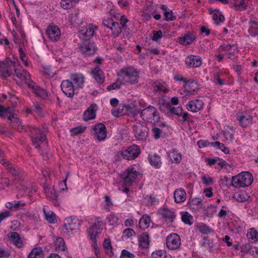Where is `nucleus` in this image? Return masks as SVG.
I'll return each instance as SVG.
<instances>
[{"mask_svg":"<svg viewBox=\"0 0 258 258\" xmlns=\"http://www.w3.org/2000/svg\"><path fill=\"white\" fill-rule=\"evenodd\" d=\"M96 105H91L84 113L83 118L85 121L92 119L96 117V111L94 108Z\"/></svg>","mask_w":258,"mask_h":258,"instance_id":"nucleus-30","label":"nucleus"},{"mask_svg":"<svg viewBox=\"0 0 258 258\" xmlns=\"http://www.w3.org/2000/svg\"><path fill=\"white\" fill-rule=\"evenodd\" d=\"M128 22V20L125 17L124 15H122L120 19V23L121 25V26H120L121 27V30L122 31V29H124L126 28V23H127Z\"/></svg>","mask_w":258,"mask_h":258,"instance_id":"nucleus-64","label":"nucleus"},{"mask_svg":"<svg viewBox=\"0 0 258 258\" xmlns=\"http://www.w3.org/2000/svg\"><path fill=\"white\" fill-rule=\"evenodd\" d=\"M141 177L139 172L134 168H129L121 175L123 184L126 186H130L133 182Z\"/></svg>","mask_w":258,"mask_h":258,"instance_id":"nucleus-5","label":"nucleus"},{"mask_svg":"<svg viewBox=\"0 0 258 258\" xmlns=\"http://www.w3.org/2000/svg\"><path fill=\"white\" fill-rule=\"evenodd\" d=\"M153 258H166V252L164 250H158L152 253Z\"/></svg>","mask_w":258,"mask_h":258,"instance_id":"nucleus-52","label":"nucleus"},{"mask_svg":"<svg viewBox=\"0 0 258 258\" xmlns=\"http://www.w3.org/2000/svg\"><path fill=\"white\" fill-rule=\"evenodd\" d=\"M149 235L147 233H143L141 236L139 240V246L142 248H147L149 245Z\"/></svg>","mask_w":258,"mask_h":258,"instance_id":"nucleus-39","label":"nucleus"},{"mask_svg":"<svg viewBox=\"0 0 258 258\" xmlns=\"http://www.w3.org/2000/svg\"><path fill=\"white\" fill-rule=\"evenodd\" d=\"M185 62L186 66L189 68H198L202 64V60L199 56L189 55L185 58Z\"/></svg>","mask_w":258,"mask_h":258,"instance_id":"nucleus-19","label":"nucleus"},{"mask_svg":"<svg viewBox=\"0 0 258 258\" xmlns=\"http://www.w3.org/2000/svg\"><path fill=\"white\" fill-rule=\"evenodd\" d=\"M175 202L177 203L183 202L186 198V194L182 188L176 189L174 192Z\"/></svg>","mask_w":258,"mask_h":258,"instance_id":"nucleus-29","label":"nucleus"},{"mask_svg":"<svg viewBox=\"0 0 258 258\" xmlns=\"http://www.w3.org/2000/svg\"><path fill=\"white\" fill-rule=\"evenodd\" d=\"M253 181V176L249 172H242L232 177L230 185L239 188L249 186Z\"/></svg>","mask_w":258,"mask_h":258,"instance_id":"nucleus-2","label":"nucleus"},{"mask_svg":"<svg viewBox=\"0 0 258 258\" xmlns=\"http://www.w3.org/2000/svg\"><path fill=\"white\" fill-rule=\"evenodd\" d=\"M44 192L47 197L52 200H56L57 195L54 189L45 183L43 185Z\"/></svg>","mask_w":258,"mask_h":258,"instance_id":"nucleus-27","label":"nucleus"},{"mask_svg":"<svg viewBox=\"0 0 258 258\" xmlns=\"http://www.w3.org/2000/svg\"><path fill=\"white\" fill-rule=\"evenodd\" d=\"M19 68H20L19 66L15 68V74L21 80L25 81L26 84L28 86V82H33V81L30 79V73L27 71L20 69Z\"/></svg>","mask_w":258,"mask_h":258,"instance_id":"nucleus-18","label":"nucleus"},{"mask_svg":"<svg viewBox=\"0 0 258 258\" xmlns=\"http://www.w3.org/2000/svg\"><path fill=\"white\" fill-rule=\"evenodd\" d=\"M70 21L73 25H79L82 23V18L80 17L78 12H75L71 14L70 16Z\"/></svg>","mask_w":258,"mask_h":258,"instance_id":"nucleus-45","label":"nucleus"},{"mask_svg":"<svg viewBox=\"0 0 258 258\" xmlns=\"http://www.w3.org/2000/svg\"><path fill=\"white\" fill-rule=\"evenodd\" d=\"M60 87L63 93L67 97L72 98L74 96L76 87L71 81L69 80H63Z\"/></svg>","mask_w":258,"mask_h":258,"instance_id":"nucleus-12","label":"nucleus"},{"mask_svg":"<svg viewBox=\"0 0 258 258\" xmlns=\"http://www.w3.org/2000/svg\"><path fill=\"white\" fill-rule=\"evenodd\" d=\"M199 230L201 233L204 234H208L210 232V228L205 224H202L200 226Z\"/></svg>","mask_w":258,"mask_h":258,"instance_id":"nucleus-60","label":"nucleus"},{"mask_svg":"<svg viewBox=\"0 0 258 258\" xmlns=\"http://www.w3.org/2000/svg\"><path fill=\"white\" fill-rule=\"evenodd\" d=\"M140 148L137 145H133L128 147L125 150L121 153V155L123 159L132 160L137 158L140 154Z\"/></svg>","mask_w":258,"mask_h":258,"instance_id":"nucleus-9","label":"nucleus"},{"mask_svg":"<svg viewBox=\"0 0 258 258\" xmlns=\"http://www.w3.org/2000/svg\"><path fill=\"white\" fill-rule=\"evenodd\" d=\"M133 132L138 140H145L148 136V128L140 123L133 125Z\"/></svg>","mask_w":258,"mask_h":258,"instance_id":"nucleus-13","label":"nucleus"},{"mask_svg":"<svg viewBox=\"0 0 258 258\" xmlns=\"http://www.w3.org/2000/svg\"><path fill=\"white\" fill-rule=\"evenodd\" d=\"M188 206L192 211L197 212L202 208V200L200 198L193 199L189 202Z\"/></svg>","mask_w":258,"mask_h":258,"instance_id":"nucleus-31","label":"nucleus"},{"mask_svg":"<svg viewBox=\"0 0 258 258\" xmlns=\"http://www.w3.org/2000/svg\"><path fill=\"white\" fill-rule=\"evenodd\" d=\"M120 75L126 77L127 83L130 84H136L139 79V73L134 68L130 66H125L120 70Z\"/></svg>","mask_w":258,"mask_h":258,"instance_id":"nucleus-4","label":"nucleus"},{"mask_svg":"<svg viewBox=\"0 0 258 258\" xmlns=\"http://www.w3.org/2000/svg\"><path fill=\"white\" fill-rule=\"evenodd\" d=\"M167 247L171 250L179 249L181 245L180 236L176 233L170 234L166 239Z\"/></svg>","mask_w":258,"mask_h":258,"instance_id":"nucleus-7","label":"nucleus"},{"mask_svg":"<svg viewBox=\"0 0 258 258\" xmlns=\"http://www.w3.org/2000/svg\"><path fill=\"white\" fill-rule=\"evenodd\" d=\"M204 102L200 99L192 100L188 102L186 108L188 111L198 112L203 108Z\"/></svg>","mask_w":258,"mask_h":258,"instance_id":"nucleus-22","label":"nucleus"},{"mask_svg":"<svg viewBox=\"0 0 258 258\" xmlns=\"http://www.w3.org/2000/svg\"><path fill=\"white\" fill-rule=\"evenodd\" d=\"M178 39L180 44L186 45L191 44L196 39V37L192 33H188L183 37H179Z\"/></svg>","mask_w":258,"mask_h":258,"instance_id":"nucleus-32","label":"nucleus"},{"mask_svg":"<svg viewBox=\"0 0 258 258\" xmlns=\"http://www.w3.org/2000/svg\"><path fill=\"white\" fill-rule=\"evenodd\" d=\"M247 237L251 243L258 241V232L253 228H250L247 233Z\"/></svg>","mask_w":258,"mask_h":258,"instance_id":"nucleus-38","label":"nucleus"},{"mask_svg":"<svg viewBox=\"0 0 258 258\" xmlns=\"http://www.w3.org/2000/svg\"><path fill=\"white\" fill-rule=\"evenodd\" d=\"M141 116L144 120L150 121L152 124L159 122L160 116L157 109L151 105L142 110Z\"/></svg>","mask_w":258,"mask_h":258,"instance_id":"nucleus-3","label":"nucleus"},{"mask_svg":"<svg viewBox=\"0 0 258 258\" xmlns=\"http://www.w3.org/2000/svg\"><path fill=\"white\" fill-rule=\"evenodd\" d=\"M182 108L181 106H179L178 107H174L171 106L170 109L169 114H174L176 115L177 116H181L182 115Z\"/></svg>","mask_w":258,"mask_h":258,"instance_id":"nucleus-53","label":"nucleus"},{"mask_svg":"<svg viewBox=\"0 0 258 258\" xmlns=\"http://www.w3.org/2000/svg\"><path fill=\"white\" fill-rule=\"evenodd\" d=\"M46 220L50 223H55L57 220L55 214L52 211L46 212L45 208L43 209Z\"/></svg>","mask_w":258,"mask_h":258,"instance_id":"nucleus-43","label":"nucleus"},{"mask_svg":"<svg viewBox=\"0 0 258 258\" xmlns=\"http://www.w3.org/2000/svg\"><path fill=\"white\" fill-rule=\"evenodd\" d=\"M111 25L112 26H114L115 25H117V28H115V31L113 32V34L115 37H117L121 33V27H120L119 24L117 22L113 21V20L111 18H108L107 19H104L103 20V25L110 28L111 30H113L112 27H110V25Z\"/></svg>","mask_w":258,"mask_h":258,"instance_id":"nucleus-23","label":"nucleus"},{"mask_svg":"<svg viewBox=\"0 0 258 258\" xmlns=\"http://www.w3.org/2000/svg\"><path fill=\"white\" fill-rule=\"evenodd\" d=\"M153 36L152 37V40L153 41H157L159 39L161 38L162 37V32L161 30H159L157 31H154L153 32Z\"/></svg>","mask_w":258,"mask_h":258,"instance_id":"nucleus-63","label":"nucleus"},{"mask_svg":"<svg viewBox=\"0 0 258 258\" xmlns=\"http://www.w3.org/2000/svg\"><path fill=\"white\" fill-rule=\"evenodd\" d=\"M237 196L236 200L240 202L247 201L250 198V197L245 192H240Z\"/></svg>","mask_w":258,"mask_h":258,"instance_id":"nucleus-55","label":"nucleus"},{"mask_svg":"<svg viewBox=\"0 0 258 258\" xmlns=\"http://www.w3.org/2000/svg\"><path fill=\"white\" fill-rule=\"evenodd\" d=\"M192 219V217L187 212H185L181 217L182 221L186 224L191 225L192 222L191 220Z\"/></svg>","mask_w":258,"mask_h":258,"instance_id":"nucleus-49","label":"nucleus"},{"mask_svg":"<svg viewBox=\"0 0 258 258\" xmlns=\"http://www.w3.org/2000/svg\"><path fill=\"white\" fill-rule=\"evenodd\" d=\"M92 74L96 80L99 84H102L104 81V77L103 76V73L101 69H100L98 67L95 68L92 71Z\"/></svg>","mask_w":258,"mask_h":258,"instance_id":"nucleus-35","label":"nucleus"},{"mask_svg":"<svg viewBox=\"0 0 258 258\" xmlns=\"http://www.w3.org/2000/svg\"><path fill=\"white\" fill-rule=\"evenodd\" d=\"M78 2L79 0H61L60 5L62 8L67 10L73 7Z\"/></svg>","mask_w":258,"mask_h":258,"instance_id":"nucleus-46","label":"nucleus"},{"mask_svg":"<svg viewBox=\"0 0 258 258\" xmlns=\"http://www.w3.org/2000/svg\"><path fill=\"white\" fill-rule=\"evenodd\" d=\"M30 134L33 145L35 146V148L38 149L42 156H44L43 152L41 150L43 146H47L45 132L39 128L33 127L30 129Z\"/></svg>","mask_w":258,"mask_h":258,"instance_id":"nucleus-1","label":"nucleus"},{"mask_svg":"<svg viewBox=\"0 0 258 258\" xmlns=\"http://www.w3.org/2000/svg\"><path fill=\"white\" fill-rule=\"evenodd\" d=\"M132 108L130 105H124V104H119L118 108L112 110V114L115 117L122 116L126 113L131 112Z\"/></svg>","mask_w":258,"mask_h":258,"instance_id":"nucleus-24","label":"nucleus"},{"mask_svg":"<svg viewBox=\"0 0 258 258\" xmlns=\"http://www.w3.org/2000/svg\"><path fill=\"white\" fill-rule=\"evenodd\" d=\"M28 83L29 88L32 90V92L35 94L36 97L42 99H44L46 97L47 94L44 89L36 85L33 81L28 82Z\"/></svg>","mask_w":258,"mask_h":258,"instance_id":"nucleus-21","label":"nucleus"},{"mask_svg":"<svg viewBox=\"0 0 258 258\" xmlns=\"http://www.w3.org/2000/svg\"><path fill=\"white\" fill-rule=\"evenodd\" d=\"M150 163L157 168H159L162 165L160 157L155 154L153 156L149 155L148 157Z\"/></svg>","mask_w":258,"mask_h":258,"instance_id":"nucleus-36","label":"nucleus"},{"mask_svg":"<svg viewBox=\"0 0 258 258\" xmlns=\"http://www.w3.org/2000/svg\"><path fill=\"white\" fill-rule=\"evenodd\" d=\"M159 213L162 218L167 223H172L176 216L174 212L168 209H160Z\"/></svg>","mask_w":258,"mask_h":258,"instance_id":"nucleus-25","label":"nucleus"},{"mask_svg":"<svg viewBox=\"0 0 258 258\" xmlns=\"http://www.w3.org/2000/svg\"><path fill=\"white\" fill-rule=\"evenodd\" d=\"M14 126L17 127V130L20 132H21L23 129V125H22V121L20 120L19 118L17 117H15L14 119L12 120Z\"/></svg>","mask_w":258,"mask_h":258,"instance_id":"nucleus-56","label":"nucleus"},{"mask_svg":"<svg viewBox=\"0 0 258 258\" xmlns=\"http://www.w3.org/2000/svg\"><path fill=\"white\" fill-rule=\"evenodd\" d=\"M8 237L16 247L19 248L23 247V240L18 233L16 232H11L8 234Z\"/></svg>","mask_w":258,"mask_h":258,"instance_id":"nucleus-17","label":"nucleus"},{"mask_svg":"<svg viewBox=\"0 0 258 258\" xmlns=\"http://www.w3.org/2000/svg\"><path fill=\"white\" fill-rule=\"evenodd\" d=\"M250 27L248 29V32L251 37L258 36V24L255 21L250 22Z\"/></svg>","mask_w":258,"mask_h":258,"instance_id":"nucleus-41","label":"nucleus"},{"mask_svg":"<svg viewBox=\"0 0 258 258\" xmlns=\"http://www.w3.org/2000/svg\"><path fill=\"white\" fill-rule=\"evenodd\" d=\"M102 225L101 221L95 222L92 227L88 230V232L90 235V239L95 242L96 236L101 232V226Z\"/></svg>","mask_w":258,"mask_h":258,"instance_id":"nucleus-20","label":"nucleus"},{"mask_svg":"<svg viewBox=\"0 0 258 258\" xmlns=\"http://www.w3.org/2000/svg\"><path fill=\"white\" fill-rule=\"evenodd\" d=\"M238 120L242 127H246L252 123V117L250 115L245 114L239 116Z\"/></svg>","mask_w":258,"mask_h":258,"instance_id":"nucleus-34","label":"nucleus"},{"mask_svg":"<svg viewBox=\"0 0 258 258\" xmlns=\"http://www.w3.org/2000/svg\"><path fill=\"white\" fill-rule=\"evenodd\" d=\"M28 258H44L43 252L40 248H35L29 254Z\"/></svg>","mask_w":258,"mask_h":258,"instance_id":"nucleus-42","label":"nucleus"},{"mask_svg":"<svg viewBox=\"0 0 258 258\" xmlns=\"http://www.w3.org/2000/svg\"><path fill=\"white\" fill-rule=\"evenodd\" d=\"M79 49L85 57H87L94 55L97 51V47L94 42L82 40V42L79 44Z\"/></svg>","mask_w":258,"mask_h":258,"instance_id":"nucleus-6","label":"nucleus"},{"mask_svg":"<svg viewBox=\"0 0 258 258\" xmlns=\"http://www.w3.org/2000/svg\"><path fill=\"white\" fill-rule=\"evenodd\" d=\"M2 164L7 167L9 173L14 177L15 181H19L23 180L24 176V173L20 170L19 168L17 166L12 165L8 161L4 162L2 163Z\"/></svg>","mask_w":258,"mask_h":258,"instance_id":"nucleus-11","label":"nucleus"},{"mask_svg":"<svg viewBox=\"0 0 258 258\" xmlns=\"http://www.w3.org/2000/svg\"><path fill=\"white\" fill-rule=\"evenodd\" d=\"M154 89L156 91L166 92L167 91L166 84L162 80H158L152 85Z\"/></svg>","mask_w":258,"mask_h":258,"instance_id":"nucleus-37","label":"nucleus"},{"mask_svg":"<svg viewBox=\"0 0 258 258\" xmlns=\"http://www.w3.org/2000/svg\"><path fill=\"white\" fill-rule=\"evenodd\" d=\"M168 155L173 163H179L181 160V154L175 149H172L168 153Z\"/></svg>","mask_w":258,"mask_h":258,"instance_id":"nucleus-33","label":"nucleus"},{"mask_svg":"<svg viewBox=\"0 0 258 258\" xmlns=\"http://www.w3.org/2000/svg\"><path fill=\"white\" fill-rule=\"evenodd\" d=\"M135 255L126 249L121 251L120 258H134Z\"/></svg>","mask_w":258,"mask_h":258,"instance_id":"nucleus-58","label":"nucleus"},{"mask_svg":"<svg viewBox=\"0 0 258 258\" xmlns=\"http://www.w3.org/2000/svg\"><path fill=\"white\" fill-rule=\"evenodd\" d=\"M97 29L96 26L90 24L80 30L79 36L82 40L90 41L91 38L95 35V31Z\"/></svg>","mask_w":258,"mask_h":258,"instance_id":"nucleus-10","label":"nucleus"},{"mask_svg":"<svg viewBox=\"0 0 258 258\" xmlns=\"http://www.w3.org/2000/svg\"><path fill=\"white\" fill-rule=\"evenodd\" d=\"M46 34L52 41L56 42L60 36V31L57 26H49L46 30Z\"/></svg>","mask_w":258,"mask_h":258,"instance_id":"nucleus-15","label":"nucleus"},{"mask_svg":"<svg viewBox=\"0 0 258 258\" xmlns=\"http://www.w3.org/2000/svg\"><path fill=\"white\" fill-rule=\"evenodd\" d=\"M185 91L191 94L199 90V87L197 82L195 80H189L186 82L184 86Z\"/></svg>","mask_w":258,"mask_h":258,"instance_id":"nucleus-26","label":"nucleus"},{"mask_svg":"<svg viewBox=\"0 0 258 258\" xmlns=\"http://www.w3.org/2000/svg\"><path fill=\"white\" fill-rule=\"evenodd\" d=\"M121 83L119 81H116L115 82L110 84L107 87V90L108 91L114 90L115 89L120 88Z\"/></svg>","mask_w":258,"mask_h":258,"instance_id":"nucleus-61","label":"nucleus"},{"mask_svg":"<svg viewBox=\"0 0 258 258\" xmlns=\"http://www.w3.org/2000/svg\"><path fill=\"white\" fill-rule=\"evenodd\" d=\"M152 131L154 138L156 140L159 139L163 135H164V134L162 130L156 126V124H152Z\"/></svg>","mask_w":258,"mask_h":258,"instance_id":"nucleus-44","label":"nucleus"},{"mask_svg":"<svg viewBox=\"0 0 258 258\" xmlns=\"http://www.w3.org/2000/svg\"><path fill=\"white\" fill-rule=\"evenodd\" d=\"M107 220L110 225H114L117 224L118 219L113 215H110L107 217Z\"/></svg>","mask_w":258,"mask_h":258,"instance_id":"nucleus-62","label":"nucleus"},{"mask_svg":"<svg viewBox=\"0 0 258 258\" xmlns=\"http://www.w3.org/2000/svg\"><path fill=\"white\" fill-rule=\"evenodd\" d=\"M71 79L76 88H82L84 83V78L82 74H74L71 75Z\"/></svg>","mask_w":258,"mask_h":258,"instance_id":"nucleus-28","label":"nucleus"},{"mask_svg":"<svg viewBox=\"0 0 258 258\" xmlns=\"http://www.w3.org/2000/svg\"><path fill=\"white\" fill-rule=\"evenodd\" d=\"M211 144L214 146L217 147L218 149H221L225 154H228L229 153V148L224 146L223 144L221 143L219 141L212 143Z\"/></svg>","mask_w":258,"mask_h":258,"instance_id":"nucleus-48","label":"nucleus"},{"mask_svg":"<svg viewBox=\"0 0 258 258\" xmlns=\"http://www.w3.org/2000/svg\"><path fill=\"white\" fill-rule=\"evenodd\" d=\"M64 222L63 228H65L68 232L76 230L79 227L80 223L75 218L69 217L65 219Z\"/></svg>","mask_w":258,"mask_h":258,"instance_id":"nucleus-16","label":"nucleus"},{"mask_svg":"<svg viewBox=\"0 0 258 258\" xmlns=\"http://www.w3.org/2000/svg\"><path fill=\"white\" fill-rule=\"evenodd\" d=\"M234 3L233 6L235 7L239 8L240 11L246 10L247 8L246 5L244 4V0H233Z\"/></svg>","mask_w":258,"mask_h":258,"instance_id":"nucleus-51","label":"nucleus"},{"mask_svg":"<svg viewBox=\"0 0 258 258\" xmlns=\"http://www.w3.org/2000/svg\"><path fill=\"white\" fill-rule=\"evenodd\" d=\"M104 248L106 249L110 250V251L108 252L109 256H111L113 255V252L112 251V246L110 239H105L103 242Z\"/></svg>","mask_w":258,"mask_h":258,"instance_id":"nucleus-50","label":"nucleus"},{"mask_svg":"<svg viewBox=\"0 0 258 258\" xmlns=\"http://www.w3.org/2000/svg\"><path fill=\"white\" fill-rule=\"evenodd\" d=\"M165 20L167 21H173L176 19L175 16H173L171 10H169L164 12Z\"/></svg>","mask_w":258,"mask_h":258,"instance_id":"nucleus-54","label":"nucleus"},{"mask_svg":"<svg viewBox=\"0 0 258 258\" xmlns=\"http://www.w3.org/2000/svg\"><path fill=\"white\" fill-rule=\"evenodd\" d=\"M56 248L58 250L64 251L66 249L65 242L61 237H58L55 241Z\"/></svg>","mask_w":258,"mask_h":258,"instance_id":"nucleus-47","label":"nucleus"},{"mask_svg":"<svg viewBox=\"0 0 258 258\" xmlns=\"http://www.w3.org/2000/svg\"><path fill=\"white\" fill-rule=\"evenodd\" d=\"M15 62L9 59L0 61V75L7 77L12 74L13 69L16 68Z\"/></svg>","mask_w":258,"mask_h":258,"instance_id":"nucleus-8","label":"nucleus"},{"mask_svg":"<svg viewBox=\"0 0 258 258\" xmlns=\"http://www.w3.org/2000/svg\"><path fill=\"white\" fill-rule=\"evenodd\" d=\"M93 129L95 132L96 138L99 141H104L106 138L107 133L104 124L99 123L95 125Z\"/></svg>","mask_w":258,"mask_h":258,"instance_id":"nucleus-14","label":"nucleus"},{"mask_svg":"<svg viewBox=\"0 0 258 258\" xmlns=\"http://www.w3.org/2000/svg\"><path fill=\"white\" fill-rule=\"evenodd\" d=\"M150 217L147 215H143L140 219L139 227L142 229L149 227L150 223Z\"/></svg>","mask_w":258,"mask_h":258,"instance_id":"nucleus-40","label":"nucleus"},{"mask_svg":"<svg viewBox=\"0 0 258 258\" xmlns=\"http://www.w3.org/2000/svg\"><path fill=\"white\" fill-rule=\"evenodd\" d=\"M86 128V127H81V126H78L77 127H75L72 128L71 130V133L72 134V135L75 136L77 135L78 134H81L84 132L85 129Z\"/></svg>","mask_w":258,"mask_h":258,"instance_id":"nucleus-57","label":"nucleus"},{"mask_svg":"<svg viewBox=\"0 0 258 258\" xmlns=\"http://www.w3.org/2000/svg\"><path fill=\"white\" fill-rule=\"evenodd\" d=\"M171 105H167L166 104H162L160 106V110L161 111L165 113L166 114L169 115L170 109Z\"/></svg>","mask_w":258,"mask_h":258,"instance_id":"nucleus-59","label":"nucleus"}]
</instances>
